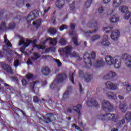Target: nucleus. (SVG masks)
<instances>
[{"mask_svg":"<svg viewBox=\"0 0 131 131\" xmlns=\"http://www.w3.org/2000/svg\"><path fill=\"white\" fill-rule=\"evenodd\" d=\"M47 40H50V45L52 46V47H55V46L57 45V41L56 38H48L46 40H45L44 42H43L42 45H36V44H35L36 42V39L30 40L26 39L25 40V38H21V39L19 41L18 46H23V47L20 48V52H21V53H23V52L25 51V48H27V47H28L30 43H33V47L34 48H37L38 50H43L46 48L45 46V43L47 42Z\"/></svg>","mask_w":131,"mask_h":131,"instance_id":"obj_1","label":"nucleus"},{"mask_svg":"<svg viewBox=\"0 0 131 131\" xmlns=\"http://www.w3.org/2000/svg\"><path fill=\"white\" fill-rule=\"evenodd\" d=\"M67 78V75L65 74H60L58 75L56 79L53 82V83L51 85L50 88L52 90H56V91H59V88L58 87V83H60L64 81L65 79Z\"/></svg>","mask_w":131,"mask_h":131,"instance_id":"obj_2","label":"nucleus"},{"mask_svg":"<svg viewBox=\"0 0 131 131\" xmlns=\"http://www.w3.org/2000/svg\"><path fill=\"white\" fill-rule=\"evenodd\" d=\"M105 60L107 65H114L115 68H119L120 67V61L115 57H113L110 55H107L105 57Z\"/></svg>","mask_w":131,"mask_h":131,"instance_id":"obj_3","label":"nucleus"},{"mask_svg":"<svg viewBox=\"0 0 131 131\" xmlns=\"http://www.w3.org/2000/svg\"><path fill=\"white\" fill-rule=\"evenodd\" d=\"M99 119L102 120H105L106 121H109V120H112L114 122H117L118 119L117 116H115L114 114H106L105 115H102L99 117Z\"/></svg>","mask_w":131,"mask_h":131,"instance_id":"obj_4","label":"nucleus"},{"mask_svg":"<svg viewBox=\"0 0 131 131\" xmlns=\"http://www.w3.org/2000/svg\"><path fill=\"white\" fill-rule=\"evenodd\" d=\"M39 16V12L36 11H33L28 15L26 18V21L28 25H30V22L34 20L35 18Z\"/></svg>","mask_w":131,"mask_h":131,"instance_id":"obj_5","label":"nucleus"},{"mask_svg":"<svg viewBox=\"0 0 131 131\" xmlns=\"http://www.w3.org/2000/svg\"><path fill=\"white\" fill-rule=\"evenodd\" d=\"M62 51L64 54H66L67 56H69L70 57H77L78 56L76 52L71 53L72 47L70 46L62 48Z\"/></svg>","mask_w":131,"mask_h":131,"instance_id":"obj_6","label":"nucleus"},{"mask_svg":"<svg viewBox=\"0 0 131 131\" xmlns=\"http://www.w3.org/2000/svg\"><path fill=\"white\" fill-rule=\"evenodd\" d=\"M102 104V108L104 110H108V111H111V110H113V105H112L109 101L103 100Z\"/></svg>","mask_w":131,"mask_h":131,"instance_id":"obj_7","label":"nucleus"},{"mask_svg":"<svg viewBox=\"0 0 131 131\" xmlns=\"http://www.w3.org/2000/svg\"><path fill=\"white\" fill-rule=\"evenodd\" d=\"M122 59L125 60V64L127 67H131V56L128 54H124L122 56Z\"/></svg>","mask_w":131,"mask_h":131,"instance_id":"obj_8","label":"nucleus"},{"mask_svg":"<svg viewBox=\"0 0 131 131\" xmlns=\"http://www.w3.org/2000/svg\"><path fill=\"white\" fill-rule=\"evenodd\" d=\"M120 36V32H119L118 30H115L112 32L111 37L113 40H114L116 41L117 40H118V39L119 38Z\"/></svg>","mask_w":131,"mask_h":131,"instance_id":"obj_9","label":"nucleus"},{"mask_svg":"<svg viewBox=\"0 0 131 131\" xmlns=\"http://www.w3.org/2000/svg\"><path fill=\"white\" fill-rule=\"evenodd\" d=\"M39 57V54L38 53H34L33 56L28 60L27 63L28 65H31L33 62L37 61Z\"/></svg>","mask_w":131,"mask_h":131,"instance_id":"obj_10","label":"nucleus"},{"mask_svg":"<svg viewBox=\"0 0 131 131\" xmlns=\"http://www.w3.org/2000/svg\"><path fill=\"white\" fill-rule=\"evenodd\" d=\"M90 28H94L93 31H89V32H87L86 33H85V36H88L89 34H92V33H95V32H97L98 30V27H95L94 24H90L89 25Z\"/></svg>","mask_w":131,"mask_h":131,"instance_id":"obj_11","label":"nucleus"},{"mask_svg":"<svg viewBox=\"0 0 131 131\" xmlns=\"http://www.w3.org/2000/svg\"><path fill=\"white\" fill-rule=\"evenodd\" d=\"M110 45V42L108 41V36L105 35L102 37V41L100 43V46H108Z\"/></svg>","mask_w":131,"mask_h":131,"instance_id":"obj_12","label":"nucleus"},{"mask_svg":"<svg viewBox=\"0 0 131 131\" xmlns=\"http://www.w3.org/2000/svg\"><path fill=\"white\" fill-rule=\"evenodd\" d=\"M104 65H105V62L101 58L94 63V66L96 68H99V67H102V66H104Z\"/></svg>","mask_w":131,"mask_h":131,"instance_id":"obj_13","label":"nucleus"},{"mask_svg":"<svg viewBox=\"0 0 131 131\" xmlns=\"http://www.w3.org/2000/svg\"><path fill=\"white\" fill-rule=\"evenodd\" d=\"M87 105L89 107H98V106H99V103H98V102H97L96 100L92 99L90 101L87 102Z\"/></svg>","mask_w":131,"mask_h":131,"instance_id":"obj_14","label":"nucleus"},{"mask_svg":"<svg viewBox=\"0 0 131 131\" xmlns=\"http://www.w3.org/2000/svg\"><path fill=\"white\" fill-rule=\"evenodd\" d=\"M39 82L38 81H35L31 82L30 84V86L32 90L33 91V92L35 93V94H38V90L37 92H35V90H34V88L36 86H38L39 85Z\"/></svg>","mask_w":131,"mask_h":131,"instance_id":"obj_15","label":"nucleus"},{"mask_svg":"<svg viewBox=\"0 0 131 131\" xmlns=\"http://www.w3.org/2000/svg\"><path fill=\"white\" fill-rule=\"evenodd\" d=\"M116 76V73L114 72H110L104 77V79H110L113 77Z\"/></svg>","mask_w":131,"mask_h":131,"instance_id":"obj_16","label":"nucleus"},{"mask_svg":"<svg viewBox=\"0 0 131 131\" xmlns=\"http://www.w3.org/2000/svg\"><path fill=\"white\" fill-rule=\"evenodd\" d=\"M106 96L109 98V99H112L113 100H116V99H117L116 94L112 92H107Z\"/></svg>","mask_w":131,"mask_h":131,"instance_id":"obj_17","label":"nucleus"},{"mask_svg":"<svg viewBox=\"0 0 131 131\" xmlns=\"http://www.w3.org/2000/svg\"><path fill=\"white\" fill-rule=\"evenodd\" d=\"M123 2V0H113V7L114 8H118L121 5V3Z\"/></svg>","mask_w":131,"mask_h":131,"instance_id":"obj_18","label":"nucleus"},{"mask_svg":"<svg viewBox=\"0 0 131 131\" xmlns=\"http://www.w3.org/2000/svg\"><path fill=\"white\" fill-rule=\"evenodd\" d=\"M119 108L120 110H121V111L124 113L126 112V110H127V106L125 103H121L119 106Z\"/></svg>","mask_w":131,"mask_h":131,"instance_id":"obj_19","label":"nucleus"},{"mask_svg":"<svg viewBox=\"0 0 131 131\" xmlns=\"http://www.w3.org/2000/svg\"><path fill=\"white\" fill-rule=\"evenodd\" d=\"M70 35H75V37H73V41L74 42V45H75V46H78V42H77V37H76V32L73 31L70 32Z\"/></svg>","mask_w":131,"mask_h":131,"instance_id":"obj_20","label":"nucleus"},{"mask_svg":"<svg viewBox=\"0 0 131 131\" xmlns=\"http://www.w3.org/2000/svg\"><path fill=\"white\" fill-rule=\"evenodd\" d=\"M64 0H57L56 2V6L57 8L61 9L64 6Z\"/></svg>","mask_w":131,"mask_h":131,"instance_id":"obj_21","label":"nucleus"},{"mask_svg":"<svg viewBox=\"0 0 131 131\" xmlns=\"http://www.w3.org/2000/svg\"><path fill=\"white\" fill-rule=\"evenodd\" d=\"M52 116H54L53 114L50 113L47 115L46 118H44V120L46 122V123H49V122H51L52 121V120H51Z\"/></svg>","mask_w":131,"mask_h":131,"instance_id":"obj_22","label":"nucleus"},{"mask_svg":"<svg viewBox=\"0 0 131 131\" xmlns=\"http://www.w3.org/2000/svg\"><path fill=\"white\" fill-rule=\"evenodd\" d=\"M89 56H90V55L89 54V53H86L84 54V60H86V61H85V62H86V64H90V66H92V63H91V59H90V58H89ZM86 61L90 62H86Z\"/></svg>","mask_w":131,"mask_h":131,"instance_id":"obj_23","label":"nucleus"},{"mask_svg":"<svg viewBox=\"0 0 131 131\" xmlns=\"http://www.w3.org/2000/svg\"><path fill=\"white\" fill-rule=\"evenodd\" d=\"M119 10L122 13H126L128 12V7L125 6H121L119 8Z\"/></svg>","mask_w":131,"mask_h":131,"instance_id":"obj_24","label":"nucleus"},{"mask_svg":"<svg viewBox=\"0 0 131 131\" xmlns=\"http://www.w3.org/2000/svg\"><path fill=\"white\" fill-rule=\"evenodd\" d=\"M50 72H51V71L50 70V69L49 68H43L42 71V75H45V76H47V75H49Z\"/></svg>","mask_w":131,"mask_h":131,"instance_id":"obj_25","label":"nucleus"},{"mask_svg":"<svg viewBox=\"0 0 131 131\" xmlns=\"http://www.w3.org/2000/svg\"><path fill=\"white\" fill-rule=\"evenodd\" d=\"M110 22H112V23H116V22H118L119 21V18L116 15H113L110 19Z\"/></svg>","mask_w":131,"mask_h":131,"instance_id":"obj_26","label":"nucleus"},{"mask_svg":"<svg viewBox=\"0 0 131 131\" xmlns=\"http://www.w3.org/2000/svg\"><path fill=\"white\" fill-rule=\"evenodd\" d=\"M93 78V76L86 74L84 75V80L86 82H89Z\"/></svg>","mask_w":131,"mask_h":131,"instance_id":"obj_27","label":"nucleus"},{"mask_svg":"<svg viewBox=\"0 0 131 131\" xmlns=\"http://www.w3.org/2000/svg\"><path fill=\"white\" fill-rule=\"evenodd\" d=\"M73 109H74V111H76V112L79 113L81 110V105L77 104L76 106H73Z\"/></svg>","mask_w":131,"mask_h":131,"instance_id":"obj_28","label":"nucleus"},{"mask_svg":"<svg viewBox=\"0 0 131 131\" xmlns=\"http://www.w3.org/2000/svg\"><path fill=\"white\" fill-rule=\"evenodd\" d=\"M41 23V19H38L36 21L33 22V25L34 27H39L40 24Z\"/></svg>","mask_w":131,"mask_h":131,"instance_id":"obj_29","label":"nucleus"},{"mask_svg":"<svg viewBox=\"0 0 131 131\" xmlns=\"http://www.w3.org/2000/svg\"><path fill=\"white\" fill-rule=\"evenodd\" d=\"M100 38H101V36L99 35H95L91 37L90 40L91 41H95V40H97V39Z\"/></svg>","mask_w":131,"mask_h":131,"instance_id":"obj_30","label":"nucleus"},{"mask_svg":"<svg viewBox=\"0 0 131 131\" xmlns=\"http://www.w3.org/2000/svg\"><path fill=\"white\" fill-rule=\"evenodd\" d=\"M4 41L5 43H6L7 47H10V48L12 47V44H11V42L8 40L6 35L4 36Z\"/></svg>","mask_w":131,"mask_h":131,"instance_id":"obj_31","label":"nucleus"},{"mask_svg":"<svg viewBox=\"0 0 131 131\" xmlns=\"http://www.w3.org/2000/svg\"><path fill=\"white\" fill-rule=\"evenodd\" d=\"M125 118L128 121H130L131 120V113L130 112H128L126 113Z\"/></svg>","mask_w":131,"mask_h":131,"instance_id":"obj_32","label":"nucleus"},{"mask_svg":"<svg viewBox=\"0 0 131 131\" xmlns=\"http://www.w3.org/2000/svg\"><path fill=\"white\" fill-rule=\"evenodd\" d=\"M26 77L27 79H28V80H30V79H33L34 76L33 74L29 73L26 75Z\"/></svg>","mask_w":131,"mask_h":131,"instance_id":"obj_33","label":"nucleus"},{"mask_svg":"<svg viewBox=\"0 0 131 131\" xmlns=\"http://www.w3.org/2000/svg\"><path fill=\"white\" fill-rule=\"evenodd\" d=\"M111 29H112V28L110 27H106L103 28V31L105 32V33H109L111 31Z\"/></svg>","mask_w":131,"mask_h":131,"instance_id":"obj_34","label":"nucleus"},{"mask_svg":"<svg viewBox=\"0 0 131 131\" xmlns=\"http://www.w3.org/2000/svg\"><path fill=\"white\" fill-rule=\"evenodd\" d=\"M69 91H67L66 92H64L63 95V99L66 100V99H68V98H69Z\"/></svg>","mask_w":131,"mask_h":131,"instance_id":"obj_35","label":"nucleus"},{"mask_svg":"<svg viewBox=\"0 0 131 131\" xmlns=\"http://www.w3.org/2000/svg\"><path fill=\"white\" fill-rule=\"evenodd\" d=\"M130 12L129 11H127V12H126L124 17V19H125V20H128V19H129V18H130Z\"/></svg>","mask_w":131,"mask_h":131,"instance_id":"obj_36","label":"nucleus"},{"mask_svg":"<svg viewBox=\"0 0 131 131\" xmlns=\"http://www.w3.org/2000/svg\"><path fill=\"white\" fill-rule=\"evenodd\" d=\"M4 66L5 67V70H7L8 72H10V73H12V68L11 67V66H10L8 64H6Z\"/></svg>","mask_w":131,"mask_h":131,"instance_id":"obj_37","label":"nucleus"},{"mask_svg":"<svg viewBox=\"0 0 131 131\" xmlns=\"http://www.w3.org/2000/svg\"><path fill=\"white\" fill-rule=\"evenodd\" d=\"M112 83H113L110 81H107L105 82V85L107 89H108V90H111Z\"/></svg>","mask_w":131,"mask_h":131,"instance_id":"obj_38","label":"nucleus"},{"mask_svg":"<svg viewBox=\"0 0 131 131\" xmlns=\"http://www.w3.org/2000/svg\"><path fill=\"white\" fill-rule=\"evenodd\" d=\"M48 31L50 34H55L57 32V30L53 28H50Z\"/></svg>","mask_w":131,"mask_h":131,"instance_id":"obj_39","label":"nucleus"},{"mask_svg":"<svg viewBox=\"0 0 131 131\" xmlns=\"http://www.w3.org/2000/svg\"><path fill=\"white\" fill-rule=\"evenodd\" d=\"M59 43L60 45H65L67 43V41L64 38H61L59 40Z\"/></svg>","mask_w":131,"mask_h":131,"instance_id":"obj_40","label":"nucleus"},{"mask_svg":"<svg viewBox=\"0 0 131 131\" xmlns=\"http://www.w3.org/2000/svg\"><path fill=\"white\" fill-rule=\"evenodd\" d=\"M92 2H93V0H88V1L86 2L85 4V7L90 8V6H91V4H92Z\"/></svg>","mask_w":131,"mask_h":131,"instance_id":"obj_41","label":"nucleus"},{"mask_svg":"<svg viewBox=\"0 0 131 131\" xmlns=\"http://www.w3.org/2000/svg\"><path fill=\"white\" fill-rule=\"evenodd\" d=\"M67 28H68V27L67 25H61V26L60 27L59 29L60 31H63V30H64V29H67Z\"/></svg>","mask_w":131,"mask_h":131,"instance_id":"obj_42","label":"nucleus"},{"mask_svg":"<svg viewBox=\"0 0 131 131\" xmlns=\"http://www.w3.org/2000/svg\"><path fill=\"white\" fill-rule=\"evenodd\" d=\"M74 75V74L72 73L70 75V79L73 84H74V76H73Z\"/></svg>","mask_w":131,"mask_h":131,"instance_id":"obj_43","label":"nucleus"},{"mask_svg":"<svg viewBox=\"0 0 131 131\" xmlns=\"http://www.w3.org/2000/svg\"><path fill=\"white\" fill-rule=\"evenodd\" d=\"M17 5L18 7H22L24 5V2L22 0H19L17 2Z\"/></svg>","mask_w":131,"mask_h":131,"instance_id":"obj_44","label":"nucleus"},{"mask_svg":"<svg viewBox=\"0 0 131 131\" xmlns=\"http://www.w3.org/2000/svg\"><path fill=\"white\" fill-rule=\"evenodd\" d=\"M111 90H113V91H115V90H117V85L113 83L112 85L111 88Z\"/></svg>","mask_w":131,"mask_h":131,"instance_id":"obj_45","label":"nucleus"},{"mask_svg":"<svg viewBox=\"0 0 131 131\" xmlns=\"http://www.w3.org/2000/svg\"><path fill=\"white\" fill-rule=\"evenodd\" d=\"M6 28V24L5 23H2L0 26V30H4Z\"/></svg>","mask_w":131,"mask_h":131,"instance_id":"obj_46","label":"nucleus"},{"mask_svg":"<svg viewBox=\"0 0 131 131\" xmlns=\"http://www.w3.org/2000/svg\"><path fill=\"white\" fill-rule=\"evenodd\" d=\"M95 57H96V52L93 51L91 53L90 57L91 58V59H95Z\"/></svg>","mask_w":131,"mask_h":131,"instance_id":"obj_47","label":"nucleus"},{"mask_svg":"<svg viewBox=\"0 0 131 131\" xmlns=\"http://www.w3.org/2000/svg\"><path fill=\"white\" fill-rule=\"evenodd\" d=\"M14 66H15V67H18V66H19L18 60H16L14 61Z\"/></svg>","mask_w":131,"mask_h":131,"instance_id":"obj_48","label":"nucleus"},{"mask_svg":"<svg viewBox=\"0 0 131 131\" xmlns=\"http://www.w3.org/2000/svg\"><path fill=\"white\" fill-rule=\"evenodd\" d=\"M125 122L124 120H122L121 121H119L117 126H120L121 125V124H124Z\"/></svg>","mask_w":131,"mask_h":131,"instance_id":"obj_49","label":"nucleus"},{"mask_svg":"<svg viewBox=\"0 0 131 131\" xmlns=\"http://www.w3.org/2000/svg\"><path fill=\"white\" fill-rule=\"evenodd\" d=\"M98 12L100 14H102L104 12V8L103 7H99L98 8Z\"/></svg>","mask_w":131,"mask_h":131,"instance_id":"obj_50","label":"nucleus"},{"mask_svg":"<svg viewBox=\"0 0 131 131\" xmlns=\"http://www.w3.org/2000/svg\"><path fill=\"white\" fill-rule=\"evenodd\" d=\"M55 62H56L57 66H62V63L60 62V60L55 59Z\"/></svg>","mask_w":131,"mask_h":131,"instance_id":"obj_51","label":"nucleus"},{"mask_svg":"<svg viewBox=\"0 0 131 131\" xmlns=\"http://www.w3.org/2000/svg\"><path fill=\"white\" fill-rule=\"evenodd\" d=\"M22 84L24 85H26V83H27V82L26 81V79H23L21 80Z\"/></svg>","mask_w":131,"mask_h":131,"instance_id":"obj_52","label":"nucleus"},{"mask_svg":"<svg viewBox=\"0 0 131 131\" xmlns=\"http://www.w3.org/2000/svg\"><path fill=\"white\" fill-rule=\"evenodd\" d=\"M126 91L127 93H129L130 91H131V86L130 85H127L126 87Z\"/></svg>","mask_w":131,"mask_h":131,"instance_id":"obj_53","label":"nucleus"},{"mask_svg":"<svg viewBox=\"0 0 131 131\" xmlns=\"http://www.w3.org/2000/svg\"><path fill=\"white\" fill-rule=\"evenodd\" d=\"M33 101L34 103H37V102H38V98H37V97H34Z\"/></svg>","mask_w":131,"mask_h":131,"instance_id":"obj_54","label":"nucleus"},{"mask_svg":"<svg viewBox=\"0 0 131 131\" xmlns=\"http://www.w3.org/2000/svg\"><path fill=\"white\" fill-rule=\"evenodd\" d=\"M15 26H16L15 24H10L9 25V28H11V29H13V28H15Z\"/></svg>","mask_w":131,"mask_h":131,"instance_id":"obj_55","label":"nucleus"},{"mask_svg":"<svg viewBox=\"0 0 131 131\" xmlns=\"http://www.w3.org/2000/svg\"><path fill=\"white\" fill-rule=\"evenodd\" d=\"M78 73L80 77H82V74H83V72L81 71H79Z\"/></svg>","mask_w":131,"mask_h":131,"instance_id":"obj_56","label":"nucleus"},{"mask_svg":"<svg viewBox=\"0 0 131 131\" xmlns=\"http://www.w3.org/2000/svg\"><path fill=\"white\" fill-rule=\"evenodd\" d=\"M111 1V0H103V3L104 4H108L110 3Z\"/></svg>","mask_w":131,"mask_h":131,"instance_id":"obj_57","label":"nucleus"},{"mask_svg":"<svg viewBox=\"0 0 131 131\" xmlns=\"http://www.w3.org/2000/svg\"><path fill=\"white\" fill-rule=\"evenodd\" d=\"M72 126L73 127H75L76 129L79 130V127L76 125V124H74Z\"/></svg>","mask_w":131,"mask_h":131,"instance_id":"obj_58","label":"nucleus"},{"mask_svg":"<svg viewBox=\"0 0 131 131\" xmlns=\"http://www.w3.org/2000/svg\"><path fill=\"white\" fill-rule=\"evenodd\" d=\"M51 49L52 48L46 49L45 50V53H49V52H50V51H51Z\"/></svg>","mask_w":131,"mask_h":131,"instance_id":"obj_59","label":"nucleus"},{"mask_svg":"<svg viewBox=\"0 0 131 131\" xmlns=\"http://www.w3.org/2000/svg\"><path fill=\"white\" fill-rule=\"evenodd\" d=\"M79 88H80V92L81 94H82V92H83V90H82V86H81V85H80Z\"/></svg>","mask_w":131,"mask_h":131,"instance_id":"obj_60","label":"nucleus"},{"mask_svg":"<svg viewBox=\"0 0 131 131\" xmlns=\"http://www.w3.org/2000/svg\"><path fill=\"white\" fill-rule=\"evenodd\" d=\"M70 27H71V29H74V28H75V26L72 24L70 25Z\"/></svg>","mask_w":131,"mask_h":131,"instance_id":"obj_61","label":"nucleus"},{"mask_svg":"<svg viewBox=\"0 0 131 131\" xmlns=\"http://www.w3.org/2000/svg\"><path fill=\"white\" fill-rule=\"evenodd\" d=\"M118 98L120 99V100H123V99H124V97L121 95H119Z\"/></svg>","mask_w":131,"mask_h":131,"instance_id":"obj_62","label":"nucleus"},{"mask_svg":"<svg viewBox=\"0 0 131 131\" xmlns=\"http://www.w3.org/2000/svg\"><path fill=\"white\" fill-rule=\"evenodd\" d=\"M50 9H51V7H48V9H45L44 11V13H47V12H48V11H49L50 10Z\"/></svg>","mask_w":131,"mask_h":131,"instance_id":"obj_63","label":"nucleus"},{"mask_svg":"<svg viewBox=\"0 0 131 131\" xmlns=\"http://www.w3.org/2000/svg\"><path fill=\"white\" fill-rule=\"evenodd\" d=\"M111 131H118V129L116 128H113Z\"/></svg>","mask_w":131,"mask_h":131,"instance_id":"obj_64","label":"nucleus"}]
</instances>
